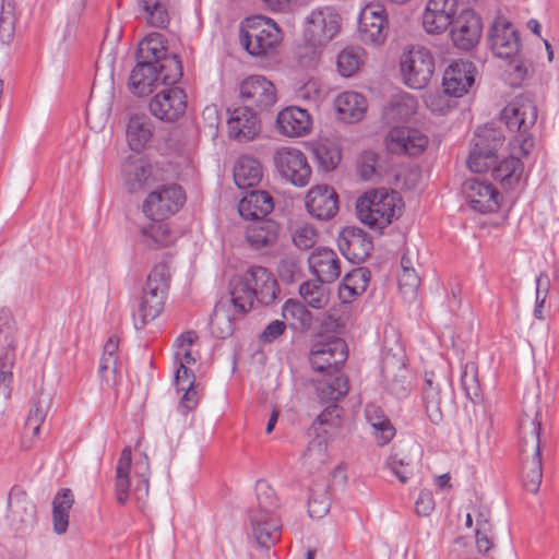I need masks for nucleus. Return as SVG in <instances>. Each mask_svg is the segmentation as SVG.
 <instances>
[{
    "mask_svg": "<svg viewBox=\"0 0 559 559\" xmlns=\"http://www.w3.org/2000/svg\"><path fill=\"white\" fill-rule=\"evenodd\" d=\"M14 34V15L10 9L4 5L0 12V38L2 41L9 43Z\"/></svg>",
    "mask_w": 559,
    "mask_h": 559,
    "instance_id": "obj_64",
    "label": "nucleus"
},
{
    "mask_svg": "<svg viewBox=\"0 0 559 559\" xmlns=\"http://www.w3.org/2000/svg\"><path fill=\"white\" fill-rule=\"evenodd\" d=\"M274 207L272 197L262 190H252L241 198L238 204V212L245 219H264Z\"/></svg>",
    "mask_w": 559,
    "mask_h": 559,
    "instance_id": "obj_30",
    "label": "nucleus"
},
{
    "mask_svg": "<svg viewBox=\"0 0 559 559\" xmlns=\"http://www.w3.org/2000/svg\"><path fill=\"white\" fill-rule=\"evenodd\" d=\"M307 25L305 37L312 47L311 58L301 63L305 67L316 64L319 58L317 47H321L331 41L340 32L341 17L338 13L331 7H324L312 10L306 19Z\"/></svg>",
    "mask_w": 559,
    "mask_h": 559,
    "instance_id": "obj_5",
    "label": "nucleus"
},
{
    "mask_svg": "<svg viewBox=\"0 0 559 559\" xmlns=\"http://www.w3.org/2000/svg\"><path fill=\"white\" fill-rule=\"evenodd\" d=\"M370 281V271L366 267H356L348 272L338 288L342 302H350L354 298L362 295Z\"/></svg>",
    "mask_w": 559,
    "mask_h": 559,
    "instance_id": "obj_36",
    "label": "nucleus"
},
{
    "mask_svg": "<svg viewBox=\"0 0 559 559\" xmlns=\"http://www.w3.org/2000/svg\"><path fill=\"white\" fill-rule=\"evenodd\" d=\"M402 206L399 192L380 188L359 197L356 202V212L364 225L381 230L401 215Z\"/></svg>",
    "mask_w": 559,
    "mask_h": 559,
    "instance_id": "obj_3",
    "label": "nucleus"
},
{
    "mask_svg": "<svg viewBox=\"0 0 559 559\" xmlns=\"http://www.w3.org/2000/svg\"><path fill=\"white\" fill-rule=\"evenodd\" d=\"M185 193L176 183L166 185L153 190L144 200L142 211L150 219H166L183 205Z\"/></svg>",
    "mask_w": 559,
    "mask_h": 559,
    "instance_id": "obj_9",
    "label": "nucleus"
},
{
    "mask_svg": "<svg viewBox=\"0 0 559 559\" xmlns=\"http://www.w3.org/2000/svg\"><path fill=\"white\" fill-rule=\"evenodd\" d=\"M262 178L261 164L248 156L240 157L234 167V180L238 188L248 189L257 186Z\"/></svg>",
    "mask_w": 559,
    "mask_h": 559,
    "instance_id": "obj_39",
    "label": "nucleus"
},
{
    "mask_svg": "<svg viewBox=\"0 0 559 559\" xmlns=\"http://www.w3.org/2000/svg\"><path fill=\"white\" fill-rule=\"evenodd\" d=\"M522 473L524 488L532 493H536L543 479L540 455L522 457Z\"/></svg>",
    "mask_w": 559,
    "mask_h": 559,
    "instance_id": "obj_48",
    "label": "nucleus"
},
{
    "mask_svg": "<svg viewBox=\"0 0 559 559\" xmlns=\"http://www.w3.org/2000/svg\"><path fill=\"white\" fill-rule=\"evenodd\" d=\"M118 347L119 341L116 336H110L104 345L98 368V376L103 389H115L121 381V374L118 370Z\"/></svg>",
    "mask_w": 559,
    "mask_h": 559,
    "instance_id": "obj_27",
    "label": "nucleus"
},
{
    "mask_svg": "<svg viewBox=\"0 0 559 559\" xmlns=\"http://www.w3.org/2000/svg\"><path fill=\"white\" fill-rule=\"evenodd\" d=\"M277 292L273 274L264 266L252 265L231 281L230 301L240 314H245L252 309L254 300L265 306L272 304Z\"/></svg>",
    "mask_w": 559,
    "mask_h": 559,
    "instance_id": "obj_1",
    "label": "nucleus"
},
{
    "mask_svg": "<svg viewBox=\"0 0 559 559\" xmlns=\"http://www.w3.org/2000/svg\"><path fill=\"white\" fill-rule=\"evenodd\" d=\"M504 138L501 131L493 128H478L474 145L467 159V166L473 173L491 169L498 160L497 152L502 146Z\"/></svg>",
    "mask_w": 559,
    "mask_h": 559,
    "instance_id": "obj_8",
    "label": "nucleus"
},
{
    "mask_svg": "<svg viewBox=\"0 0 559 559\" xmlns=\"http://www.w3.org/2000/svg\"><path fill=\"white\" fill-rule=\"evenodd\" d=\"M461 386L465 395L476 402L480 397V385L478 382L477 367L474 362H467L461 373Z\"/></svg>",
    "mask_w": 559,
    "mask_h": 559,
    "instance_id": "obj_59",
    "label": "nucleus"
},
{
    "mask_svg": "<svg viewBox=\"0 0 559 559\" xmlns=\"http://www.w3.org/2000/svg\"><path fill=\"white\" fill-rule=\"evenodd\" d=\"M227 124L229 136L237 141L252 140L260 130L258 116L248 106L234 109Z\"/></svg>",
    "mask_w": 559,
    "mask_h": 559,
    "instance_id": "obj_25",
    "label": "nucleus"
},
{
    "mask_svg": "<svg viewBox=\"0 0 559 559\" xmlns=\"http://www.w3.org/2000/svg\"><path fill=\"white\" fill-rule=\"evenodd\" d=\"M155 168L142 157H129L122 166L124 186L129 192H138L151 188L156 179Z\"/></svg>",
    "mask_w": 559,
    "mask_h": 559,
    "instance_id": "obj_21",
    "label": "nucleus"
},
{
    "mask_svg": "<svg viewBox=\"0 0 559 559\" xmlns=\"http://www.w3.org/2000/svg\"><path fill=\"white\" fill-rule=\"evenodd\" d=\"M159 82L157 64L138 60L130 74L129 86L131 92L138 96L148 95Z\"/></svg>",
    "mask_w": 559,
    "mask_h": 559,
    "instance_id": "obj_31",
    "label": "nucleus"
},
{
    "mask_svg": "<svg viewBox=\"0 0 559 559\" xmlns=\"http://www.w3.org/2000/svg\"><path fill=\"white\" fill-rule=\"evenodd\" d=\"M276 23L262 15L247 17L240 26V41L252 56H264L280 43Z\"/></svg>",
    "mask_w": 559,
    "mask_h": 559,
    "instance_id": "obj_4",
    "label": "nucleus"
},
{
    "mask_svg": "<svg viewBox=\"0 0 559 559\" xmlns=\"http://www.w3.org/2000/svg\"><path fill=\"white\" fill-rule=\"evenodd\" d=\"M364 57V50L359 47H347L342 50L336 60L337 71L343 76L354 75L361 62Z\"/></svg>",
    "mask_w": 559,
    "mask_h": 559,
    "instance_id": "obj_52",
    "label": "nucleus"
},
{
    "mask_svg": "<svg viewBox=\"0 0 559 559\" xmlns=\"http://www.w3.org/2000/svg\"><path fill=\"white\" fill-rule=\"evenodd\" d=\"M492 177L498 180L503 188H513L523 174V164L520 158L514 156L507 157L497 162L491 168Z\"/></svg>",
    "mask_w": 559,
    "mask_h": 559,
    "instance_id": "obj_43",
    "label": "nucleus"
},
{
    "mask_svg": "<svg viewBox=\"0 0 559 559\" xmlns=\"http://www.w3.org/2000/svg\"><path fill=\"white\" fill-rule=\"evenodd\" d=\"M252 534L261 547L269 548L281 538L282 525L277 516L269 513H251Z\"/></svg>",
    "mask_w": 559,
    "mask_h": 559,
    "instance_id": "obj_29",
    "label": "nucleus"
},
{
    "mask_svg": "<svg viewBox=\"0 0 559 559\" xmlns=\"http://www.w3.org/2000/svg\"><path fill=\"white\" fill-rule=\"evenodd\" d=\"M365 416L373 429V435L378 444H388L395 436V428L383 411L374 404H368L365 408Z\"/></svg>",
    "mask_w": 559,
    "mask_h": 559,
    "instance_id": "obj_38",
    "label": "nucleus"
},
{
    "mask_svg": "<svg viewBox=\"0 0 559 559\" xmlns=\"http://www.w3.org/2000/svg\"><path fill=\"white\" fill-rule=\"evenodd\" d=\"M502 118L511 131H518V141L523 155H528L534 146L533 139L526 132L537 120V107L528 95L515 97L503 110Z\"/></svg>",
    "mask_w": 559,
    "mask_h": 559,
    "instance_id": "obj_6",
    "label": "nucleus"
},
{
    "mask_svg": "<svg viewBox=\"0 0 559 559\" xmlns=\"http://www.w3.org/2000/svg\"><path fill=\"white\" fill-rule=\"evenodd\" d=\"M277 272L283 282L290 284L300 274L299 261L293 257H286L280 261Z\"/></svg>",
    "mask_w": 559,
    "mask_h": 559,
    "instance_id": "obj_63",
    "label": "nucleus"
},
{
    "mask_svg": "<svg viewBox=\"0 0 559 559\" xmlns=\"http://www.w3.org/2000/svg\"><path fill=\"white\" fill-rule=\"evenodd\" d=\"M50 408V397L49 395H45L40 393L36 400L33 401L32 407L29 409L25 426L27 429L32 430L33 436H37L39 433L40 425L46 419L48 411Z\"/></svg>",
    "mask_w": 559,
    "mask_h": 559,
    "instance_id": "obj_50",
    "label": "nucleus"
},
{
    "mask_svg": "<svg viewBox=\"0 0 559 559\" xmlns=\"http://www.w3.org/2000/svg\"><path fill=\"white\" fill-rule=\"evenodd\" d=\"M240 96L246 104L259 109L271 107L276 102V90L274 84L261 75H251L240 84Z\"/></svg>",
    "mask_w": 559,
    "mask_h": 559,
    "instance_id": "obj_19",
    "label": "nucleus"
},
{
    "mask_svg": "<svg viewBox=\"0 0 559 559\" xmlns=\"http://www.w3.org/2000/svg\"><path fill=\"white\" fill-rule=\"evenodd\" d=\"M381 373L392 393L402 395L406 392L408 371L403 358L386 354L382 360Z\"/></svg>",
    "mask_w": 559,
    "mask_h": 559,
    "instance_id": "obj_33",
    "label": "nucleus"
},
{
    "mask_svg": "<svg viewBox=\"0 0 559 559\" xmlns=\"http://www.w3.org/2000/svg\"><path fill=\"white\" fill-rule=\"evenodd\" d=\"M463 194L469 206L479 213H492L499 209L500 194L493 185L479 178H468L463 183Z\"/></svg>",
    "mask_w": 559,
    "mask_h": 559,
    "instance_id": "obj_14",
    "label": "nucleus"
},
{
    "mask_svg": "<svg viewBox=\"0 0 559 559\" xmlns=\"http://www.w3.org/2000/svg\"><path fill=\"white\" fill-rule=\"evenodd\" d=\"M337 246L348 261L361 263L369 257L372 241L362 229L347 226L341 231Z\"/></svg>",
    "mask_w": 559,
    "mask_h": 559,
    "instance_id": "obj_20",
    "label": "nucleus"
},
{
    "mask_svg": "<svg viewBox=\"0 0 559 559\" xmlns=\"http://www.w3.org/2000/svg\"><path fill=\"white\" fill-rule=\"evenodd\" d=\"M313 154L320 167L325 171L333 170L342 157L340 147L330 141L318 143L313 148Z\"/></svg>",
    "mask_w": 559,
    "mask_h": 559,
    "instance_id": "obj_51",
    "label": "nucleus"
},
{
    "mask_svg": "<svg viewBox=\"0 0 559 559\" xmlns=\"http://www.w3.org/2000/svg\"><path fill=\"white\" fill-rule=\"evenodd\" d=\"M403 82L411 88L425 87L435 71L431 52L423 46H413L404 51L400 59Z\"/></svg>",
    "mask_w": 559,
    "mask_h": 559,
    "instance_id": "obj_7",
    "label": "nucleus"
},
{
    "mask_svg": "<svg viewBox=\"0 0 559 559\" xmlns=\"http://www.w3.org/2000/svg\"><path fill=\"white\" fill-rule=\"evenodd\" d=\"M282 316L287 321H293L295 328L308 330L312 324V313L306 305L297 299H288L282 307Z\"/></svg>",
    "mask_w": 559,
    "mask_h": 559,
    "instance_id": "obj_46",
    "label": "nucleus"
},
{
    "mask_svg": "<svg viewBox=\"0 0 559 559\" xmlns=\"http://www.w3.org/2000/svg\"><path fill=\"white\" fill-rule=\"evenodd\" d=\"M211 326L219 338H226L231 335L234 331L233 321L223 307H216L211 319Z\"/></svg>",
    "mask_w": 559,
    "mask_h": 559,
    "instance_id": "obj_61",
    "label": "nucleus"
},
{
    "mask_svg": "<svg viewBox=\"0 0 559 559\" xmlns=\"http://www.w3.org/2000/svg\"><path fill=\"white\" fill-rule=\"evenodd\" d=\"M198 338L194 331H187L180 334L175 341V365L179 366L182 364L185 367L195 362V358L192 356L191 346Z\"/></svg>",
    "mask_w": 559,
    "mask_h": 559,
    "instance_id": "obj_55",
    "label": "nucleus"
},
{
    "mask_svg": "<svg viewBox=\"0 0 559 559\" xmlns=\"http://www.w3.org/2000/svg\"><path fill=\"white\" fill-rule=\"evenodd\" d=\"M8 518L15 532H24L36 522V506L20 486H13L8 498Z\"/></svg>",
    "mask_w": 559,
    "mask_h": 559,
    "instance_id": "obj_18",
    "label": "nucleus"
},
{
    "mask_svg": "<svg viewBox=\"0 0 559 559\" xmlns=\"http://www.w3.org/2000/svg\"><path fill=\"white\" fill-rule=\"evenodd\" d=\"M176 240L175 234L168 223L159 219H150L147 224L140 227V242L145 248L157 250L168 247Z\"/></svg>",
    "mask_w": 559,
    "mask_h": 559,
    "instance_id": "obj_32",
    "label": "nucleus"
},
{
    "mask_svg": "<svg viewBox=\"0 0 559 559\" xmlns=\"http://www.w3.org/2000/svg\"><path fill=\"white\" fill-rule=\"evenodd\" d=\"M317 240V230L308 224L297 226L293 233V241L295 246L301 250H308L312 248Z\"/></svg>",
    "mask_w": 559,
    "mask_h": 559,
    "instance_id": "obj_62",
    "label": "nucleus"
},
{
    "mask_svg": "<svg viewBox=\"0 0 559 559\" xmlns=\"http://www.w3.org/2000/svg\"><path fill=\"white\" fill-rule=\"evenodd\" d=\"M427 145V135L418 129L397 127L390 130L385 136V146L393 154L417 156Z\"/></svg>",
    "mask_w": 559,
    "mask_h": 559,
    "instance_id": "obj_15",
    "label": "nucleus"
},
{
    "mask_svg": "<svg viewBox=\"0 0 559 559\" xmlns=\"http://www.w3.org/2000/svg\"><path fill=\"white\" fill-rule=\"evenodd\" d=\"M153 116L165 121H175L187 108V95L180 87H168L157 93L148 104Z\"/></svg>",
    "mask_w": 559,
    "mask_h": 559,
    "instance_id": "obj_17",
    "label": "nucleus"
},
{
    "mask_svg": "<svg viewBox=\"0 0 559 559\" xmlns=\"http://www.w3.org/2000/svg\"><path fill=\"white\" fill-rule=\"evenodd\" d=\"M169 278L168 265L166 263L156 264L147 275L142 296L165 300L169 288Z\"/></svg>",
    "mask_w": 559,
    "mask_h": 559,
    "instance_id": "obj_42",
    "label": "nucleus"
},
{
    "mask_svg": "<svg viewBox=\"0 0 559 559\" xmlns=\"http://www.w3.org/2000/svg\"><path fill=\"white\" fill-rule=\"evenodd\" d=\"M317 390L322 402L334 403L347 394L349 380L345 376H337L330 381L320 383Z\"/></svg>",
    "mask_w": 559,
    "mask_h": 559,
    "instance_id": "obj_49",
    "label": "nucleus"
},
{
    "mask_svg": "<svg viewBox=\"0 0 559 559\" xmlns=\"http://www.w3.org/2000/svg\"><path fill=\"white\" fill-rule=\"evenodd\" d=\"M453 19L443 14L442 12L435 11L430 7H426L423 14V26L429 34H441L452 25Z\"/></svg>",
    "mask_w": 559,
    "mask_h": 559,
    "instance_id": "obj_58",
    "label": "nucleus"
},
{
    "mask_svg": "<svg viewBox=\"0 0 559 559\" xmlns=\"http://www.w3.org/2000/svg\"><path fill=\"white\" fill-rule=\"evenodd\" d=\"M167 48L163 35L159 33L148 34L139 45L136 57L139 61H150L157 64L167 56Z\"/></svg>",
    "mask_w": 559,
    "mask_h": 559,
    "instance_id": "obj_44",
    "label": "nucleus"
},
{
    "mask_svg": "<svg viewBox=\"0 0 559 559\" xmlns=\"http://www.w3.org/2000/svg\"><path fill=\"white\" fill-rule=\"evenodd\" d=\"M400 292L407 302L416 299L420 286V277L416 271H402L399 276Z\"/></svg>",
    "mask_w": 559,
    "mask_h": 559,
    "instance_id": "obj_60",
    "label": "nucleus"
},
{
    "mask_svg": "<svg viewBox=\"0 0 559 559\" xmlns=\"http://www.w3.org/2000/svg\"><path fill=\"white\" fill-rule=\"evenodd\" d=\"M338 118L345 122H356L362 119L367 109L366 98L356 92H344L334 102Z\"/></svg>",
    "mask_w": 559,
    "mask_h": 559,
    "instance_id": "obj_35",
    "label": "nucleus"
},
{
    "mask_svg": "<svg viewBox=\"0 0 559 559\" xmlns=\"http://www.w3.org/2000/svg\"><path fill=\"white\" fill-rule=\"evenodd\" d=\"M389 22L385 9L379 3H368L360 12L358 32L361 41L381 45L388 36Z\"/></svg>",
    "mask_w": 559,
    "mask_h": 559,
    "instance_id": "obj_12",
    "label": "nucleus"
},
{
    "mask_svg": "<svg viewBox=\"0 0 559 559\" xmlns=\"http://www.w3.org/2000/svg\"><path fill=\"white\" fill-rule=\"evenodd\" d=\"M306 206L313 217L321 221L330 219L338 210L337 194L326 185L314 186L307 193Z\"/></svg>",
    "mask_w": 559,
    "mask_h": 559,
    "instance_id": "obj_22",
    "label": "nucleus"
},
{
    "mask_svg": "<svg viewBox=\"0 0 559 559\" xmlns=\"http://www.w3.org/2000/svg\"><path fill=\"white\" fill-rule=\"evenodd\" d=\"M325 283L319 278H313L300 284L299 295L308 307L322 310L329 305L330 289L324 285Z\"/></svg>",
    "mask_w": 559,
    "mask_h": 559,
    "instance_id": "obj_40",
    "label": "nucleus"
},
{
    "mask_svg": "<svg viewBox=\"0 0 559 559\" xmlns=\"http://www.w3.org/2000/svg\"><path fill=\"white\" fill-rule=\"evenodd\" d=\"M489 44L492 52L501 58L518 57L521 41L515 27L504 17H498L489 29Z\"/></svg>",
    "mask_w": 559,
    "mask_h": 559,
    "instance_id": "obj_16",
    "label": "nucleus"
},
{
    "mask_svg": "<svg viewBox=\"0 0 559 559\" xmlns=\"http://www.w3.org/2000/svg\"><path fill=\"white\" fill-rule=\"evenodd\" d=\"M153 136V123L145 115L130 117L127 126V140L132 151H141Z\"/></svg>",
    "mask_w": 559,
    "mask_h": 559,
    "instance_id": "obj_37",
    "label": "nucleus"
},
{
    "mask_svg": "<svg viewBox=\"0 0 559 559\" xmlns=\"http://www.w3.org/2000/svg\"><path fill=\"white\" fill-rule=\"evenodd\" d=\"M280 226L272 219H258L246 228V240L254 250L273 246L278 237Z\"/></svg>",
    "mask_w": 559,
    "mask_h": 559,
    "instance_id": "obj_34",
    "label": "nucleus"
},
{
    "mask_svg": "<svg viewBox=\"0 0 559 559\" xmlns=\"http://www.w3.org/2000/svg\"><path fill=\"white\" fill-rule=\"evenodd\" d=\"M276 123L280 132L289 138L308 134L312 126L309 112L299 107H288L280 111Z\"/></svg>",
    "mask_w": 559,
    "mask_h": 559,
    "instance_id": "obj_28",
    "label": "nucleus"
},
{
    "mask_svg": "<svg viewBox=\"0 0 559 559\" xmlns=\"http://www.w3.org/2000/svg\"><path fill=\"white\" fill-rule=\"evenodd\" d=\"M157 71L162 84H176L182 76L181 61L175 53L167 55L163 60L157 62Z\"/></svg>",
    "mask_w": 559,
    "mask_h": 559,
    "instance_id": "obj_53",
    "label": "nucleus"
},
{
    "mask_svg": "<svg viewBox=\"0 0 559 559\" xmlns=\"http://www.w3.org/2000/svg\"><path fill=\"white\" fill-rule=\"evenodd\" d=\"M474 66L469 61H455L450 64L443 74L444 92L454 97H461L474 83Z\"/></svg>",
    "mask_w": 559,
    "mask_h": 559,
    "instance_id": "obj_23",
    "label": "nucleus"
},
{
    "mask_svg": "<svg viewBox=\"0 0 559 559\" xmlns=\"http://www.w3.org/2000/svg\"><path fill=\"white\" fill-rule=\"evenodd\" d=\"M483 33L480 17L473 10H463L451 25V39L462 50H471L478 43Z\"/></svg>",
    "mask_w": 559,
    "mask_h": 559,
    "instance_id": "obj_13",
    "label": "nucleus"
},
{
    "mask_svg": "<svg viewBox=\"0 0 559 559\" xmlns=\"http://www.w3.org/2000/svg\"><path fill=\"white\" fill-rule=\"evenodd\" d=\"M309 269L316 278L333 283L340 277L341 261L332 249L318 248L308 258Z\"/></svg>",
    "mask_w": 559,
    "mask_h": 559,
    "instance_id": "obj_26",
    "label": "nucleus"
},
{
    "mask_svg": "<svg viewBox=\"0 0 559 559\" xmlns=\"http://www.w3.org/2000/svg\"><path fill=\"white\" fill-rule=\"evenodd\" d=\"M542 421L539 412L524 413L519 426V445L522 457L540 455Z\"/></svg>",
    "mask_w": 559,
    "mask_h": 559,
    "instance_id": "obj_24",
    "label": "nucleus"
},
{
    "mask_svg": "<svg viewBox=\"0 0 559 559\" xmlns=\"http://www.w3.org/2000/svg\"><path fill=\"white\" fill-rule=\"evenodd\" d=\"M347 345L340 337L317 341L310 350V365L320 373L336 372L347 359Z\"/></svg>",
    "mask_w": 559,
    "mask_h": 559,
    "instance_id": "obj_10",
    "label": "nucleus"
},
{
    "mask_svg": "<svg viewBox=\"0 0 559 559\" xmlns=\"http://www.w3.org/2000/svg\"><path fill=\"white\" fill-rule=\"evenodd\" d=\"M74 503V496L71 489L63 488L52 500V523L53 531L58 535L67 532L69 525V512Z\"/></svg>",
    "mask_w": 559,
    "mask_h": 559,
    "instance_id": "obj_41",
    "label": "nucleus"
},
{
    "mask_svg": "<svg viewBox=\"0 0 559 559\" xmlns=\"http://www.w3.org/2000/svg\"><path fill=\"white\" fill-rule=\"evenodd\" d=\"M386 466L402 484L407 483L413 475L412 460L403 451L392 452L386 460Z\"/></svg>",
    "mask_w": 559,
    "mask_h": 559,
    "instance_id": "obj_57",
    "label": "nucleus"
},
{
    "mask_svg": "<svg viewBox=\"0 0 559 559\" xmlns=\"http://www.w3.org/2000/svg\"><path fill=\"white\" fill-rule=\"evenodd\" d=\"M257 500L258 507L251 513H269L275 515L274 512L278 508V499L275 490L264 481L257 483Z\"/></svg>",
    "mask_w": 559,
    "mask_h": 559,
    "instance_id": "obj_56",
    "label": "nucleus"
},
{
    "mask_svg": "<svg viewBox=\"0 0 559 559\" xmlns=\"http://www.w3.org/2000/svg\"><path fill=\"white\" fill-rule=\"evenodd\" d=\"M276 170L296 187H305L311 178V167L306 155L298 148L282 146L273 155Z\"/></svg>",
    "mask_w": 559,
    "mask_h": 559,
    "instance_id": "obj_11",
    "label": "nucleus"
},
{
    "mask_svg": "<svg viewBox=\"0 0 559 559\" xmlns=\"http://www.w3.org/2000/svg\"><path fill=\"white\" fill-rule=\"evenodd\" d=\"M150 462L146 454H142L134 463L130 447H126L119 456L116 466L115 491L119 504H126L132 497L143 501L148 495Z\"/></svg>",
    "mask_w": 559,
    "mask_h": 559,
    "instance_id": "obj_2",
    "label": "nucleus"
},
{
    "mask_svg": "<svg viewBox=\"0 0 559 559\" xmlns=\"http://www.w3.org/2000/svg\"><path fill=\"white\" fill-rule=\"evenodd\" d=\"M165 300L142 296L138 310L133 313L134 326L143 329L148 322L155 320L164 309Z\"/></svg>",
    "mask_w": 559,
    "mask_h": 559,
    "instance_id": "obj_47",
    "label": "nucleus"
},
{
    "mask_svg": "<svg viewBox=\"0 0 559 559\" xmlns=\"http://www.w3.org/2000/svg\"><path fill=\"white\" fill-rule=\"evenodd\" d=\"M423 399L426 407V414L432 424H439L442 420L441 413V391L440 385L433 378H426L423 390Z\"/></svg>",
    "mask_w": 559,
    "mask_h": 559,
    "instance_id": "obj_45",
    "label": "nucleus"
},
{
    "mask_svg": "<svg viewBox=\"0 0 559 559\" xmlns=\"http://www.w3.org/2000/svg\"><path fill=\"white\" fill-rule=\"evenodd\" d=\"M138 4L145 13V19L151 26L159 28L167 26L169 16L159 0H138Z\"/></svg>",
    "mask_w": 559,
    "mask_h": 559,
    "instance_id": "obj_54",
    "label": "nucleus"
}]
</instances>
